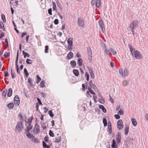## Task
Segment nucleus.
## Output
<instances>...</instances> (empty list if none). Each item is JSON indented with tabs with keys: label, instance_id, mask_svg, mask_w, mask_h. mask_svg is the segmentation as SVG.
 <instances>
[{
	"label": "nucleus",
	"instance_id": "obj_8",
	"mask_svg": "<svg viewBox=\"0 0 148 148\" xmlns=\"http://www.w3.org/2000/svg\"><path fill=\"white\" fill-rule=\"evenodd\" d=\"M77 23L80 27H84V21L82 19L81 17H79L78 18Z\"/></svg>",
	"mask_w": 148,
	"mask_h": 148
},
{
	"label": "nucleus",
	"instance_id": "obj_51",
	"mask_svg": "<svg viewBox=\"0 0 148 148\" xmlns=\"http://www.w3.org/2000/svg\"><path fill=\"white\" fill-rule=\"evenodd\" d=\"M18 116L20 117L19 120L21 121V122H23V117L22 115H21V113H20L19 114Z\"/></svg>",
	"mask_w": 148,
	"mask_h": 148
},
{
	"label": "nucleus",
	"instance_id": "obj_2",
	"mask_svg": "<svg viewBox=\"0 0 148 148\" xmlns=\"http://www.w3.org/2000/svg\"><path fill=\"white\" fill-rule=\"evenodd\" d=\"M105 53L108 55L112 54L114 56L116 54L117 52L113 48H110L109 49H106Z\"/></svg>",
	"mask_w": 148,
	"mask_h": 148
},
{
	"label": "nucleus",
	"instance_id": "obj_37",
	"mask_svg": "<svg viewBox=\"0 0 148 148\" xmlns=\"http://www.w3.org/2000/svg\"><path fill=\"white\" fill-rule=\"evenodd\" d=\"M36 77L37 78L36 83L38 84L41 80V79L38 75H36Z\"/></svg>",
	"mask_w": 148,
	"mask_h": 148
},
{
	"label": "nucleus",
	"instance_id": "obj_5",
	"mask_svg": "<svg viewBox=\"0 0 148 148\" xmlns=\"http://www.w3.org/2000/svg\"><path fill=\"white\" fill-rule=\"evenodd\" d=\"M117 127L119 130H121L123 127V123L121 120L120 119L117 121Z\"/></svg>",
	"mask_w": 148,
	"mask_h": 148
},
{
	"label": "nucleus",
	"instance_id": "obj_34",
	"mask_svg": "<svg viewBox=\"0 0 148 148\" xmlns=\"http://www.w3.org/2000/svg\"><path fill=\"white\" fill-rule=\"evenodd\" d=\"M52 5H53V9L54 11L56 10V11H57L56 9V3L53 2H52Z\"/></svg>",
	"mask_w": 148,
	"mask_h": 148
},
{
	"label": "nucleus",
	"instance_id": "obj_54",
	"mask_svg": "<svg viewBox=\"0 0 148 148\" xmlns=\"http://www.w3.org/2000/svg\"><path fill=\"white\" fill-rule=\"evenodd\" d=\"M52 9L51 8H49V9H48V13L50 15H52Z\"/></svg>",
	"mask_w": 148,
	"mask_h": 148
},
{
	"label": "nucleus",
	"instance_id": "obj_15",
	"mask_svg": "<svg viewBox=\"0 0 148 148\" xmlns=\"http://www.w3.org/2000/svg\"><path fill=\"white\" fill-rule=\"evenodd\" d=\"M67 43L69 46H73V38H69L67 40Z\"/></svg>",
	"mask_w": 148,
	"mask_h": 148
},
{
	"label": "nucleus",
	"instance_id": "obj_20",
	"mask_svg": "<svg viewBox=\"0 0 148 148\" xmlns=\"http://www.w3.org/2000/svg\"><path fill=\"white\" fill-rule=\"evenodd\" d=\"M31 141L32 142L35 143H39V141L38 140L34 137L31 140Z\"/></svg>",
	"mask_w": 148,
	"mask_h": 148
},
{
	"label": "nucleus",
	"instance_id": "obj_1",
	"mask_svg": "<svg viewBox=\"0 0 148 148\" xmlns=\"http://www.w3.org/2000/svg\"><path fill=\"white\" fill-rule=\"evenodd\" d=\"M132 56L138 60L141 59L142 58V56L141 53L138 50H135L131 53Z\"/></svg>",
	"mask_w": 148,
	"mask_h": 148
},
{
	"label": "nucleus",
	"instance_id": "obj_52",
	"mask_svg": "<svg viewBox=\"0 0 148 148\" xmlns=\"http://www.w3.org/2000/svg\"><path fill=\"white\" fill-rule=\"evenodd\" d=\"M26 63L27 64H32L31 60L29 59H27L26 60Z\"/></svg>",
	"mask_w": 148,
	"mask_h": 148
},
{
	"label": "nucleus",
	"instance_id": "obj_21",
	"mask_svg": "<svg viewBox=\"0 0 148 148\" xmlns=\"http://www.w3.org/2000/svg\"><path fill=\"white\" fill-rule=\"evenodd\" d=\"M7 106L10 110H11L14 107V104L13 103H11L8 104Z\"/></svg>",
	"mask_w": 148,
	"mask_h": 148
},
{
	"label": "nucleus",
	"instance_id": "obj_31",
	"mask_svg": "<svg viewBox=\"0 0 148 148\" xmlns=\"http://www.w3.org/2000/svg\"><path fill=\"white\" fill-rule=\"evenodd\" d=\"M73 72L74 74L76 76H78L79 75V71L76 69H74L73 70Z\"/></svg>",
	"mask_w": 148,
	"mask_h": 148
},
{
	"label": "nucleus",
	"instance_id": "obj_39",
	"mask_svg": "<svg viewBox=\"0 0 148 148\" xmlns=\"http://www.w3.org/2000/svg\"><path fill=\"white\" fill-rule=\"evenodd\" d=\"M101 45L103 48L105 49L104 52L105 53V52H106V49H107L106 48V44L105 43L103 42L101 43Z\"/></svg>",
	"mask_w": 148,
	"mask_h": 148
},
{
	"label": "nucleus",
	"instance_id": "obj_60",
	"mask_svg": "<svg viewBox=\"0 0 148 148\" xmlns=\"http://www.w3.org/2000/svg\"><path fill=\"white\" fill-rule=\"evenodd\" d=\"M0 26L1 28H4V26L3 23L1 21L0 23Z\"/></svg>",
	"mask_w": 148,
	"mask_h": 148
},
{
	"label": "nucleus",
	"instance_id": "obj_36",
	"mask_svg": "<svg viewBox=\"0 0 148 148\" xmlns=\"http://www.w3.org/2000/svg\"><path fill=\"white\" fill-rule=\"evenodd\" d=\"M40 86L42 88L44 87L45 86V82L44 81H42L40 84Z\"/></svg>",
	"mask_w": 148,
	"mask_h": 148
},
{
	"label": "nucleus",
	"instance_id": "obj_10",
	"mask_svg": "<svg viewBox=\"0 0 148 148\" xmlns=\"http://www.w3.org/2000/svg\"><path fill=\"white\" fill-rule=\"evenodd\" d=\"M31 121H29L27 123L28 124V126L27 127L26 129H25V132L26 131L27 132H29L30 130L32 129V126L31 125Z\"/></svg>",
	"mask_w": 148,
	"mask_h": 148
},
{
	"label": "nucleus",
	"instance_id": "obj_16",
	"mask_svg": "<svg viewBox=\"0 0 148 148\" xmlns=\"http://www.w3.org/2000/svg\"><path fill=\"white\" fill-rule=\"evenodd\" d=\"M90 85L91 87L93 88L95 90H96L97 89V87L93 83L92 81H90Z\"/></svg>",
	"mask_w": 148,
	"mask_h": 148
},
{
	"label": "nucleus",
	"instance_id": "obj_30",
	"mask_svg": "<svg viewBox=\"0 0 148 148\" xmlns=\"http://www.w3.org/2000/svg\"><path fill=\"white\" fill-rule=\"evenodd\" d=\"M12 90L11 88H10L9 89V92L8 94V96L9 97H11L12 94Z\"/></svg>",
	"mask_w": 148,
	"mask_h": 148
},
{
	"label": "nucleus",
	"instance_id": "obj_58",
	"mask_svg": "<svg viewBox=\"0 0 148 148\" xmlns=\"http://www.w3.org/2000/svg\"><path fill=\"white\" fill-rule=\"evenodd\" d=\"M114 116L115 119H119L120 118V116L118 114L115 115Z\"/></svg>",
	"mask_w": 148,
	"mask_h": 148
},
{
	"label": "nucleus",
	"instance_id": "obj_35",
	"mask_svg": "<svg viewBox=\"0 0 148 148\" xmlns=\"http://www.w3.org/2000/svg\"><path fill=\"white\" fill-rule=\"evenodd\" d=\"M88 90H89V91H88L87 92V93L88 94L89 93V92L91 93L92 94H93V95H95V93L93 92V90H92L90 88V87H88Z\"/></svg>",
	"mask_w": 148,
	"mask_h": 148
},
{
	"label": "nucleus",
	"instance_id": "obj_7",
	"mask_svg": "<svg viewBox=\"0 0 148 148\" xmlns=\"http://www.w3.org/2000/svg\"><path fill=\"white\" fill-rule=\"evenodd\" d=\"M139 25V22L138 21H133L130 24V28L137 27Z\"/></svg>",
	"mask_w": 148,
	"mask_h": 148
},
{
	"label": "nucleus",
	"instance_id": "obj_41",
	"mask_svg": "<svg viewBox=\"0 0 148 148\" xmlns=\"http://www.w3.org/2000/svg\"><path fill=\"white\" fill-rule=\"evenodd\" d=\"M128 84V82L126 80L123 81L122 82V85L123 86H127Z\"/></svg>",
	"mask_w": 148,
	"mask_h": 148
},
{
	"label": "nucleus",
	"instance_id": "obj_49",
	"mask_svg": "<svg viewBox=\"0 0 148 148\" xmlns=\"http://www.w3.org/2000/svg\"><path fill=\"white\" fill-rule=\"evenodd\" d=\"M48 113H49V115L51 117H52L53 116L54 114H53V112H52V110H49L48 111Z\"/></svg>",
	"mask_w": 148,
	"mask_h": 148
},
{
	"label": "nucleus",
	"instance_id": "obj_63",
	"mask_svg": "<svg viewBox=\"0 0 148 148\" xmlns=\"http://www.w3.org/2000/svg\"><path fill=\"white\" fill-rule=\"evenodd\" d=\"M4 36V33L3 32H2L0 35V38H2Z\"/></svg>",
	"mask_w": 148,
	"mask_h": 148
},
{
	"label": "nucleus",
	"instance_id": "obj_24",
	"mask_svg": "<svg viewBox=\"0 0 148 148\" xmlns=\"http://www.w3.org/2000/svg\"><path fill=\"white\" fill-rule=\"evenodd\" d=\"M70 64L71 66L73 67H75L76 66V62L74 60L71 61L70 62Z\"/></svg>",
	"mask_w": 148,
	"mask_h": 148
},
{
	"label": "nucleus",
	"instance_id": "obj_46",
	"mask_svg": "<svg viewBox=\"0 0 148 148\" xmlns=\"http://www.w3.org/2000/svg\"><path fill=\"white\" fill-rule=\"evenodd\" d=\"M28 82L31 86L32 85V79L29 77L28 78Z\"/></svg>",
	"mask_w": 148,
	"mask_h": 148
},
{
	"label": "nucleus",
	"instance_id": "obj_32",
	"mask_svg": "<svg viewBox=\"0 0 148 148\" xmlns=\"http://www.w3.org/2000/svg\"><path fill=\"white\" fill-rule=\"evenodd\" d=\"M129 48L130 50V52L132 53L135 50L132 48V46L130 44H129L128 45Z\"/></svg>",
	"mask_w": 148,
	"mask_h": 148
},
{
	"label": "nucleus",
	"instance_id": "obj_48",
	"mask_svg": "<svg viewBox=\"0 0 148 148\" xmlns=\"http://www.w3.org/2000/svg\"><path fill=\"white\" fill-rule=\"evenodd\" d=\"M118 113L120 115H123L124 113L123 110L121 109L120 110L118 111Z\"/></svg>",
	"mask_w": 148,
	"mask_h": 148
},
{
	"label": "nucleus",
	"instance_id": "obj_22",
	"mask_svg": "<svg viewBox=\"0 0 148 148\" xmlns=\"http://www.w3.org/2000/svg\"><path fill=\"white\" fill-rule=\"evenodd\" d=\"M40 131L39 128L34 127L33 129V132L35 134H37Z\"/></svg>",
	"mask_w": 148,
	"mask_h": 148
},
{
	"label": "nucleus",
	"instance_id": "obj_27",
	"mask_svg": "<svg viewBox=\"0 0 148 148\" xmlns=\"http://www.w3.org/2000/svg\"><path fill=\"white\" fill-rule=\"evenodd\" d=\"M6 90H4L3 91L2 94V98L3 99H5L6 97Z\"/></svg>",
	"mask_w": 148,
	"mask_h": 148
},
{
	"label": "nucleus",
	"instance_id": "obj_6",
	"mask_svg": "<svg viewBox=\"0 0 148 148\" xmlns=\"http://www.w3.org/2000/svg\"><path fill=\"white\" fill-rule=\"evenodd\" d=\"M88 55L89 62H91L92 61V52L90 47L88 49Z\"/></svg>",
	"mask_w": 148,
	"mask_h": 148
},
{
	"label": "nucleus",
	"instance_id": "obj_59",
	"mask_svg": "<svg viewBox=\"0 0 148 148\" xmlns=\"http://www.w3.org/2000/svg\"><path fill=\"white\" fill-rule=\"evenodd\" d=\"M57 34L59 37H61L62 35V33L60 32H57Z\"/></svg>",
	"mask_w": 148,
	"mask_h": 148
},
{
	"label": "nucleus",
	"instance_id": "obj_50",
	"mask_svg": "<svg viewBox=\"0 0 148 148\" xmlns=\"http://www.w3.org/2000/svg\"><path fill=\"white\" fill-rule=\"evenodd\" d=\"M48 49H49V47L48 46H45V53H48Z\"/></svg>",
	"mask_w": 148,
	"mask_h": 148
},
{
	"label": "nucleus",
	"instance_id": "obj_14",
	"mask_svg": "<svg viewBox=\"0 0 148 148\" xmlns=\"http://www.w3.org/2000/svg\"><path fill=\"white\" fill-rule=\"evenodd\" d=\"M88 69L91 78L92 79L94 78L95 77V75L93 72L92 68H90L89 69Z\"/></svg>",
	"mask_w": 148,
	"mask_h": 148
},
{
	"label": "nucleus",
	"instance_id": "obj_47",
	"mask_svg": "<svg viewBox=\"0 0 148 148\" xmlns=\"http://www.w3.org/2000/svg\"><path fill=\"white\" fill-rule=\"evenodd\" d=\"M85 77H86V80L88 81L89 80V75L87 72H86L85 73Z\"/></svg>",
	"mask_w": 148,
	"mask_h": 148
},
{
	"label": "nucleus",
	"instance_id": "obj_64",
	"mask_svg": "<svg viewBox=\"0 0 148 148\" xmlns=\"http://www.w3.org/2000/svg\"><path fill=\"white\" fill-rule=\"evenodd\" d=\"M145 116L146 120L148 121V114H146Z\"/></svg>",
	"mask_w": 148,
	"mask_h": 148
},
{
	"label": "nucleus",
	"instance_id": "obj_12",
	"mask_svg": "<svg viewBox=\"0 0 148 148\" xmlns=\"http://www.w3.org/2000/svg\"><path fill=\"white\" fill-rule=\"evenodd\" d=\"M121 134L119 132L117 134L116 137V141L117 143H119L121 142Z\"/></svg>",
	"mask_w": 148,
	"mask_h": 148
},
{
	"label": "nucleus",
	"instance_id": "obj_29",
	"mask_svg": "<svg viewBox=\"0 0 148 148\" xmlns=\"http://www.w3.org/2000/svg\"><path fill=\"white\" fill-rule=\"evenodd\" d=\"M22 52L23 54L24 55V58H26V57H29V53L25 52L24 50Z\"/></svg>",
	"mask_w": 148,
	"mask_h": 148
},
{
	"label": "nucleus",
	"instance_id": "obj_9",
	"mask_svg": "<svg viewBox=\"0 0 148 148\" xmlns=\"http://www.w3.org/2000/svg\"><path fill=\"white\" fill-rule=\"evenodd\" d=\"M14 103L17 106H18L20 104V99L18 95H16L14 99Z\"/></svg>",
	"mask_w": 148,
	"mask_h": 148
},
{
	"label": "nucleus",
	"instance_id": "obj_23",
	"mask_svg": "<svg viewBox=\"0 0 148 148\" xmlns=\"http://www.w3.org/2000/svg\"><path fill=\"white\" fill-rule=\"evenodd\" d=\"M10 56V52L9 51L5 52L3 55L4 57L7 58L9 57Z\"/></svg>",
	"mask_w": 148,
	"mask_h": 148
},
{
	"label": "nucleus",
	"instance_id": "obj_11",
	"mask_svg": "<svg viewBox=\"0 0 148 148\" xmlns=\"http://www.w3.org/2000/svg\"><path fill=\"white\" fill-rule=\"evenodd\" d=\"M59 134H57V135L58 136H56L55 138L54 142L56 143H59L60 142L61 140V138L60 136H58Z\"/></svg>",
	"mask_w": 148,
	"mask_h": 148
},
{
	"label": "nucleus",
	"instance_id": "obj_18",
	"mask_svg": "<svg viewBox=\"0 0 148 148\" xmlns=\"http://www.w3.org/2000/svg\"><path fill=\"white\" fill-rule=\"evenodd\" d=\"M101 0H97L96 2L95 5L97 7L99 8L100 7Z\"/></svg>",
	"mask_w": 148,
	"mask_h": 148
},
{
	"label": "nucleus",
	"instance_id": "obj_45",
	"mask_svg": "<svg viewBox=\"0 0 148 148\" xmlns=\"http://www.w3.org/2000/svg\"><path fill=\"white\" fill-rule=\"evenodd\" d=\"M108 132L110 134H111L112 133V127L111 126H108Z\"/></svg>",
	"mask_w": 148,
	"mask_h": 148
},
{
	"label": "nucleus",
	"instance_id": "obj_42",
	"mask_svg": "<svg viewBox=\"0 0 148 148\" xmlns=\"http://www.w3.org/2000/svg\"><path fill=\"white\" fill-rule=\"evenodd\" d=\"M49 134L51 137H54V134L51 130H49Z\"/></svg>",
	"mask_w": 148,
	"mask_h": 148
},
{
	"label": "nucleus",
	"instance_id": "obj_13",
	"mask_svg": "<svg viewBox=\"0 0 148 148\" xmlns=\"http://www.w3.org/2000/svg\"><path fill=\"white\" fill-rule=\"evenodd\" d=\"M25 133L26 134L27 136L30 139V140H31L34 136L33 135L29 133V132H27L26 131L25 132Z\"/></svg>",
	"mask_w": 148,
	"mask_h": 148
},
{
	"label": "nucleus",
	"instance_id": "obj_61",
	"mask_svg": "<svg viewBox=\"0 0 148 148\" xmlns=\"http://www.w3.org/2000/svg\"><path fill=\"white\" fill-rule=\"evenodd\" d=\"M116 145V141L114 139H113L112 140V144L111 145Z\"/></svg>",
	"mask_w": 148,
	"mask_h": 148
},
{
	"label": "nucleus",
	"instance_id": "obj_62",
	"mask_svg": "<svg viewBox=\"0 0 148 148\" xmlns=\"http://www.w3.org/2000/svg\"><path fill=\"white\" fill-rule=\"evenodd\" d=\"M44 140L46 142H48V138L47 136H46L44 138Z\"/></svg>",
	"mask_w": 148,
	"mask_h": 148
},
{
	"label": "nucleus",
	"instance_id": "obj_26",
	"mask_svg": "<svg viewBox=\"0 0 148 148\" xmlns=\"http://www.w3.org/2000/svg\"><path fill=\"white\" fill-rule=\"evenodd\" d=\"M129 132V127L126 126L124 128V133L126 135H127Z\"/></svg>",
	"mask_w": 148,
	"mask_h": 148
},
{
	"label": "nucleus",
	"instance_id": "obj_3",
	"mask_svg": "<svg viewBox=\"0 0 148 148\" xmlns=\"http://www.w3.org/2000/svg\"><path fill=\"white\" fill-rule=\"evenodd\" d=\"M119 73L123 77H124L125 76H127L128 75V71L127 69H125L124 70L123 73V69H120L119 70Z\"/></svg>",
	"mask_w": 148,
	"mask_h": 148
},
{
	"label": "nucleus",
	"instance_id": "obj_28",
	"mask_svg": "<svg viewBox=\"0 0 148 148\" xmlns=\"http://www.w3.org/2000/svg\"><path fill=\"white\" fill-rule=\"evenodd\" d=\"M77 64L79 66H81L82 64V59L81 58H79L78 60Z\"/></svg>",
	"mask_w": 148,
	"mask_h": 148
},
{
	"label": "nucleus",
	"instance_id": "obj_53",
	"mask_svg": "<svg viewBox=\"0 0 148 148\" xmlns=\"http://www.w3.org/2000/svg\"><path fill=\"white\" fill-rule=\"evenodd\" d=\"M136 28H131V31L132 32V34L133 35H135L136 34V32H135Z\"/></svg>",
	"mask_w": 148,
	"mask_h": 148
},
{
	"label": "nucleus",
	"instance_id": "obj_38",
	"mask_svg": "<svg viewBox=\"0 0 148 148\" xmlns=\"http://www.w3.org/2000/svg\"><path fill=\"white\" fill-rule=\"evenodd\" d=\"M1 18L3 20V21L4 23H5L6 22V20L5 18V16L4 14H3L1 15Z\"/></svg>",
	"mask_w": 148,
	"mask_h": 148
},
{
	"label": "nucleus",
	"instance_id": "obj_56",
	"mask_svg": "<svg viewBox=\"0 0 148 148\" xmlns=\"http://www.w3.org/2000/svg\"><path fill=\"white\" fill-rule=\"evenodd\" d=\"M96 2L95 0H92L91 1V5H94L96 4Z\"/></svg>",
	"mask_w": 148,
	"mask_h": 148
},
{
	"label": "nucleus",
	"instance_id": "obj_25",
	"mask_svg": "<svg viewBox=\"0 0 148 148\" xmlns=\"http://www.w3.org/2000/svg\"><path fill=\"white\" fill-rule=\"evenodd\" d=\"M131 121L132 122V124L134 126H136L137 125V122L136 119L134 118H132L131 119Z\"/></svg>",
	"mask_w": 148,
	"mask_h": 148
},
{
	"label": "nucleus",
	"instance_id": "obj_33",
	"mask_svg": "<svg viewBox=\"0 0 148 148\" xmlns=\"http://www.w3.org/2000/svg\"><path fill=\"white\" fill-rule=\"evenodd\" d=\"M99 108H100L104 112L106 113V110L104 107V106L102 105H101L99 106Z\"/></svg>",
	"mask_w": 148,
	"mask_h": 148
},
{
	"label": "nucleus",
	"instance_id": "obj_4",
	"mask_svg": "<svg viewBox=\"0 0 148 148\" xmlns=\"http://www.w3.org/2000/svg\"><path fill=\"white\" fill-rule=\"evenodd\" d=\"M16 128L18 131H21L23 130V122H18L16 125Z\"/></svg>",
	"mask_w": 148,
	"mask_h": 148
},
{
	"label": "nucleus",
	"instance_id": "obj_40",
	"mask_svg": "<svg viewBox=\"0 0 148 148\" xmlns=\"http://www.w3.org/2000/svg\"><path fill=\"white\" fill-rule=\"evenodd\" d=\"M11 73L12 78H15L14 75V71H13V70L12 69H11Z\"/></svg>",
	"mask_w": 148,
	"mask_h": 148
},
{
	"label": "nucleus",
	"instance_id": "obj_55",
	"mask_svg": "<svg viewBox=\"0 0 148 148\" xmlns=\"http://www.w3.org/2000/svg\"><path fill=\"white\" fill-rule=\"evenodd\" d=\"M58 21H59L58 19H56L54 21V23L55 25H57L58 23Z\"/></svg>",
	"mask_w": 148,
	"mask_h": 148
},
{
	"label": "nucleus",
	"instance_id": "obj_43",
	"mask_svg": "<svg viewBox=\"0 0 148 148\" xmlns=\"http://www.w3.org/2000/svg\"><path fill=\"white\" fill-rule=\"evenodd\" d=\"M41 126L43 128V130H45L47 128L46 126L45 125V124L44 123H42L41 122Z\"/></svg>",
	"mask_w": 148,
	"mask_h": 148
},
{
	"label": "nucleus",
	"instance_id": "obj_19",
	"mask_svg": "<svg viewBox=\"0 0 148 148\" xmlns=\"http://www.w3.org/2000/svg\"><path fill=\"white\" fill-rule=\"evenodd\" d=\"M73 54L72 52H70L67 55V59L68 60L70 59L73 57Z\"/></svg>",
	"mask_w": 148,
	"mask_h": 148
},
{
	"label": "nucleus",
	"instance_id": "obj_17",
	"mask_svg": "<svg viewBox=\"0 0 148 148\" xmlns=\"http://www.w3.org/2000/svg\"><path fill=\"white\" fill-rule=\"evenodd\" d=\"M98 22L100 28H105L103 22L102 20H99Z\"/></svg>",
	"mask_w": 148,
	"mask_h": 148
},
{
	"label": "nucleus",
	"instance_id": "obj_44",
	"mask_svg": "<svg viewBox=\"0 0 148 148\" xmlns=\"http://www.w3.org/2000/svg\"><path fill=\"white\" fill-rule=\"evenodd\" d=\"M103 123L104 124V126H106L107 125V121L106 119L105 118H104L103 119Z\"/></svg>",
	"mask_w": 148,
	"mask_h": 148
},
{
	"label": "nucleus",
	"instance_id": "obj_57",
	"mask_svg": "<svg viewBox=\"0 0 148 148\" xmlns=\"http://www.w3.org/2000/svg\"><path fill=\"white\" fill-rule=\"evenodd\" d=\"M43 147L44 148L46 147L47 146V144L44 141H43L42 142Z\"/></svg>",
	"mask_w": 148,
	"mask_h": 148
}]
</instances>
